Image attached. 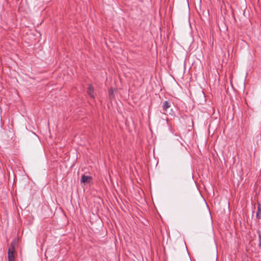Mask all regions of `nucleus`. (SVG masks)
<instances>
[{
    "mask_svg": "<svg viewBox=\"0 0 261 261\" xmlns=\"http://www.w3.org/2000/svg\"><path fill=\"white\" fill-rule=\"evenodd\" d=\"M14 252H15L14 243H12L11 244L10 247L8 249V258L9 261H14V259H15Z\"/></svg>",
    "mask_w": 261,
    "mask_h": 261,
    "instance_id": "nucleus-1",
    "label": "nucleus"
},
{
    "mask_svg": "<svg viewBox=\"0 0 261 261\" xmlns=\"http://www.w3.org/2000/svg\"><path fill=\"white\" fill-rule=\"evenodd\" d=\"M92 179V176L83 174L81 176V184H90L91 182Z\"/></svg>",
    "mask_w": 261,
    "mask_h": 261,
    "instance_id": "nucleus-2",
    "label": "nucleus"
},
{
    "mask_svg": "<svg viewBox=\"0 0 261 261\" xmlns=\"http://www.w3.org/2000/svg\"><path fill=\"white\" fill-rule=\"evenodd\" d=\"M170 102L168 101H165L163 103V113L165 114L166 112H167V110L168 108L170 107Z\"/></svg>",
    "mask_w": 261,
    "mask_h": 261,
    "instance_id": "nucleus-3",
    "label": "nucleus"
},
{
    "mask_svg": "<svg viewBox=\"0 0 261 261\" xmlns=\"http://www.w3.org/2000/svg\"><path fill=\"white\" fill-rule=\"evenodd\" d=\"M87 93H88V95L92 98L94 97L95 96H94V90H93V87L91 85L89 86Z\"/></svg>",
    "mask_w": 261,
    "mask_h": 261,
    "instance_id": "nucleus-4",
    "label": "nucleus"
},
{
    "mask_svg": "<svg viewBox=\"0 0 261 261\" xmlns=\"http://www.w3.org/2000/svg\"><path fill=\"white\" fill-rule=\"evenodd\" d=\"M256 216L258 218L261 219V208H258V212L256 214Z\"/></svg>",
    "mask_w": 261,
    "mask_h": 261,
    "instance_id": "nucleus-5",
    "label": "nucleus"
},
{
    "mask_svg": "<svg viewBox=\"0 0 261 261\" xmlns=\"http://www.w3.org/2000/svg\"><path fill=\"white\" fill-rule=\"evenodd\" d=\"M258 238H259V246H261V231L258 232Z\"/></svg>",
    "mask_w": 261,
    "mask_h": 261,
    "instance_id": "nucleus-6",
    "label": "nucleus"
},
{
    "mask_svg": "<svg viewBox=\"0 0 261 261\" xmlns=\"http://www.w3.org/2000/svg\"><path fill=\"white\" fill-rule=\"evenodd\" d=\"M114 91H115V90H114V89H111L110 90V91H109V94H110V95H112Z\"/></svg>",
    "mask_w": 261,
    "mask_h": 261,
    "instance_id": "nucleus-7",
    "label": "nucleus"
}]
</instances>
